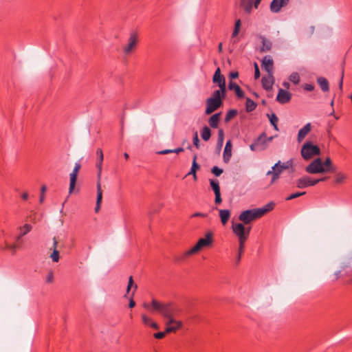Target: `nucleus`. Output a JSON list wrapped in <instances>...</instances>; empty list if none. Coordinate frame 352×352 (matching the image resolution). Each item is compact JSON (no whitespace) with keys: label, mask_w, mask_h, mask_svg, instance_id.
<instances>
[{"label":"nucleus","mask_w":352,"mask_h":352,"mask_svg":"<svg viewBox=\"0 0 352 352\" xmlns=\"http://www.w3.org/2000/svg\"><path fill=\"white\" fill-rule=\"evenodd\" d=\"M143 307L148 311L160 314L167 320L166 322V333L175 332L182 327V322L175 318L181 312L179 307L175 304L172 302L163 303L153 298L151 304L144 302Z\"/></svg>","instance_id":"1"},{"label":"nucleus","mask_w":352,"mask_h":352,"mask_svg":"<svg viewBox=\"0 0 352 352\" xmlns=\"http://www.w3.org/2000/svg\"><path fill=\"white\" fill-rule=\"evenodd\" d=\"M274 204L270 202L263 208H255L252 210H246L243 211L239 216V219L243 224H248L254 220L263 217L267 212L273 210Z\"/></svg>","instance_id":"2"},{"label":"nucleus","mask_w":352,"mask_h":352,"mask_svg":"<svg viewBox=\"0 0 352 352\" xmlns=\"http://www.w3.org/2000/svg\"><path fill=\"white\" fill-rule=\"evenodd\" d=\"M96 155H97V161L96 164V167L98 169V181L96 184L97 187V198H96V204L95 208L96 212H98L100 208V204L102 199V190L101 188V174H102V162L104 160V155L102 150L100 148H98L96 151Z\"/></svg>","instance_id":"3"},{"label":"nucleus","mask_w":352,"mask_h":352,"mask_svg":"<svg viewBox=\"0 0 352 352\" xmlns=\"http://www.w3.org/2000/svg\"><path fill=\"white\" fill-rule=\"evenodd\" d=\"M213 242V233L211 231H208L204 238H200L197 243L190 250L186 251L180 258H178V261L184 260L186 257L196 254L201 248L209 247L212 244Z\"/></svg>","instance_id":"4"},{"label":"nucleus","mask_w":352,"mask_h":352,"mask_svg":"<svg viewBox=\"0 0 352 352\" xmlns=\"http://www.w3.org/2000/svg\"><path fill=\"white\" fill-rule=\"evenodd\" d=\"M300 153L302 158L307 160L316 155H319L320 154V148L318 146L307 141L302 145Z\"/></svg>","instance_id":"5"},{"label":"nucleus","mask_w":352,"mask_h":352,"mask_svg":"<svg viewBox=\"0 0 352 352\" xmlns=\"http://www.w3.org/2000/svg\"><path fill=\"white\" fill-rule=\"evenodd\" d=\"M340 277L349 278V283H352V255L347 258V261L342 266V270L335 273L334 280H337Z\"/></svg>","instance_id":"6"},{"label":"nucleus","mask_w":352,"mask_h":352,"mask_svg":"<svg viewBox=\"0 0 352 352\" xmlns=\"http://www.w3.org/2000/svg\"><path fill=\"white\" fill-rule=\"evenodd\" d=\"M232 230L239 241H246L249 237L251 227L245 228L243 223L232 222Z\"/></svg>","instance_id":"7"},{"label":"nucleus","mask_w":352,"mask_h":352,"mask_svg":"<svg viewBox=\"0 0 352 352\" xmlns=\"http://www.w3.org/2000/svg\"><path fill=\"white\" fill-rule=\"evenodd\" d=\"M329 179V177H323L320 179H313L309 176H304L296 180V186L298 188H305L309 186L316 185L320 182H324Z\"/></svg>","instance_id":"8"},{"label":"nucleus","mask_w":352,"mask_h":352,"mask_svg":"<svg viewBox=\"0 0 352 352\" xmlns=\"http://www.w3.org/2000/svg\"><path fill=\"white\" fill-rule=\"evenodd\" d=\"M267 148V135L263 132L254 142L250 145L252 151H261Z\"/></svg>","instance_id":"9"},{"label":"nucleus","mask_w":352,"mask_h":352,"mask_svg":"<svg viewBox=\"0 0 352 352\" xmlns=\"http://www.w3.org/2000/svg\"><path fill=\"white\" fill-rule=\"evenodd\" d=\"M325 170L322 166V160L320 157L313 160L305 168V171L309 174L324 173Z\"/></svg>","instance_id":"10"},{"label":"nucleus","mask_w":352,"mask_h":352,"mask_svg":"<svg viewBox=\"0 0 352 352\" xmlns=\"http://www.w3.org/2000/svg\"><path fill=\"white\" fill-rule=\"evenodd\" d=\"M206 108L205 113L210 115L218 109L223 104V102H220L212 98H208L206 101Z\"/></svg>","instance_id":"11"},{"label":"nucleus","mask_w":352,"mask_h":352,"mask_svg":"<svg viewBox=\"0 0 352 352\" xmlns=\"http://www.w3.org/2000/svg\"><path fill=\"white\" fill-rule=\"evenodd\" d=\"M80 168H81L80 163L79 162H76L75 164V166H74V168L72 172L69 175V177H70V183H69V194L72 193V192L74 190L76 183L78 173Z\"/></svg>","instance_id":"12"},{"label":"nucleus","mask_w":352,"mask_h":352,"mask_svg":"<svg viewBox=\"0 0 352 352\" xmlns=\"http://www.w3.org/2000/svg\"><path fill=\"white\" fill-rule=\"evenodd\" d=\"M138 44V35L136 33H131L129 39L128 44L123 47V52L125 54H129L136 47Z\"/></svg>","instance_id":"13"},{"label":"nucleus","mask_w":352,"mask_h":352,"mask_svg":"<svg viewBox=\"0 0 352 352\" xmlns=\"http://www.w3.org/2000/svg\"><path fill=\"white\" fill-rule=\"evenodd\" d=\"M262 68L267 73V74H273L274 72V60L270 56H265L262 60Z\"/></svg>","instance_id":"14"},{"label":"nucleus","mask_w":352,"mask_h":352,"mask_svg":"<svg viewBox=\"0 0 352 352\" xmlns=\"http://www.w3.org/2000/svg\"><path fill=\"white\" fill-rule=\"evenodd\" d=\"M133 286L134 287V291L133 292V293L131 294V295L130 296L129 303V308H133L135 306V302L133 300V296L135 294V291L138 288L137 285H134L133 277L130 276L129 278V283H128V285H127V288H126V294L124 295L125 298H128V294L129 293V291H130L131 287H133Z\"/></svg>","instance_id":"15"},{"label":"nucleus","mask_w":352,"mask_h":352,"mask_svg":"<svg viewBox=\"0 0 352 352\" xmlns=\"http://www.w3.org/2000/svg\"><path fill=\"white\" fill-rule=\"evenodd\" d=\"M292 94L283 89H280L276 96V100L280 104H286L290 101Z\"/></svg>","instance_id":"16"},{"label":"nucleus","mask_w":352,"mask_h":352,"mask_svg":"<svg viewBox=\"0 0 352 352\" xmlns=\"http://www.w3.org/2000/svg\"><path fill=\"white\" fill-rule=\"evenodd\" d=\"M289 0H272L270 3V10L274 13L278 12L281 8L288 4Z\"/></svg>","instance_id":"17"},{"label":"nucleus","mask_w":352,"mask_h":352,"mask_svg":"<svg viewBox=\"0 0 352 352\" xmlns=\"http://www.w3.org/2000/svg\"><path fill=\"white\" fill-rule=\"evenodd\" d=\"M274 82V78L273 74H267V76H263L261 79V83L263 89L267 91L272 89Z\"/></svg>","instance_id":"18"},{"label":"nucleus","mask_w":352,"mask_h":352,"mask_svg":"<svg viewBox=\"0 0 352 352\" xmlns=\"http://www.w3.org/2000/svg\"><path fill=\"white\" fill-rule=\"evenodd\" d=\"M311 130V123L306 124L298 133L297 140L301 142Z\"/></svg>","instance_id":"19"},{"label":"nucleus","mask_w":352,"mask_h":352,"mask_svg":"<svg viewBox=\"0 0 352 352\" xmlns=\"http://www.w3.org/2000/svg\"><path fill=\"white\" fill-rule=\"evenodd\" d=\"M232 143L228 140L226 144L223 151V159L225 163H228L232 157Z\"/></svg>","instance_id":"20"},{"label":"nucleus","mask_w":352,"mask_h":352,"mask_svg":"<svg viewBox=\"0 0 352 352\" xmlns=\"http://www.w3.org/2000/svg\"><path fill=\"white\" fill-rule=\"evenodd\" d=\"M228 89L230 90H234L235 91L236 95L239 98H243L245 96L243 91L241 88L234 82L230 81L228 84Z\"/></svg>","instance_id":"21"},{"label":"nucleus","mask_w":352,"mask_h":352,"mask_svg":"<svg viewBox=\"0 0 352 352\" xmlns=\"http://www.w3.org/2000/svg\"><path fill=\"white\" fill-rule=\"evenodd\" d=\"M260 39L262 42V46L260 48L261 52H267L271 50L272 47V43L267 39L264 36H260Z\"/></svg>","instance_id":"22"},{"label":"nucleus","mask_w":352,"mask_h":352,"mask_svg":"<svg viewBox=\"0 0 352 352\" xmlns=\"http://www.w3.org/2000/svg\"><path fill=\"white\" fill-rule=\"evenodd\" d=\"M322 166L323 168L326 170L325 173L336 172V167L333 165L332 161L330 157H327L324 162L322 161Z\"/></svg>","instance_id":"23"},{"label":"nucleus","mask_w":352,"mask_h":352,"mask_svg":"<svg viewBox=\"0 0 352 352\" xmlns=\"http://www.w3.org/2000/svg\"><path fill=\"white\" fill-rule=\"evenodd\" d=\"M212 82L214 83H217L218 85L223 82H226L225 77L221 74V69L219 67L216 69L214 74Z\"/></svg>","instance_id":"24"},{"label":"nucleus","mask_w":352,"mask_h":352,"mask_svg":"<svg viewBox=\"0 0 352 352\" xmlns=\"http://www.w3.org/2000/svg\"><path fill=\"white\" fill-rule=\"evenodd\" d=\"M32 226L29 223H25L24 226L19 228V234L16 236V240L19 241L23 236L27 234L32 230Z\"/></svg>","instance_id":"25"},{"label":"nucleus","mask_w":352,"mask_h":352,"mask_svg":"<svg viewBox=\"0 0 352 352\" xmlns=\"http://www.w3.org/2000/svg\"><path fill=\"white\" fill-rule=\"evenodd\" d=\"M221 113L213 114L208 120V123L210 127L216 129L218 127L219 122L220 120Z\"/></svg>","instance_id":"26"},{"label":"nucleus","mask_w":352,"mask_h":352,"mask_svg":"<svg viewBox=\"0 0 352 352\" xmlns=\"http://www.w3.org/2000/svg\"><path fill=\"white\" fill-rule=\"evenodd\" d=\"M197 155L196 154L194 155L190 171L187 174V175H192L195 180L197 179L196 172L197 170H199L200 168V166L197 163Z\"/></svg>","instance_id":"27"},{"label":"nucleus","mask_w":352,"mask_h":352,"mask_svg":"<svg viewBox=\"0 0 352 352\" xmlns=\"http://www.w3.org/2000/svg\"><path fill=\"white\" fill-rule=\"evenodd\" d=\"M317 82L318 83L320 89L322 91L326 92L329 90V84L328 80L324 77H319L317 78Z\"/></svg>","instance_id":"28"},{"label":"nucleus","mask_w":352,"mask_h":352,"mask_svg":"<svg viewBox=\"0 0 352 352\" xmlns=\"http://www.w3.org/2000/svg\"><path fill=\"white\" fill-rule=\"evenodd\" d=\"M241 7L243 8L245 12L247 14H250L252 9V0H241L240 2Z\"/></svg>","instance_id":"29"},{"label":"nucleus","mask_w":352,"mask_h":352,"mask_svg":"<svg viewBox=\"0 0 352 352\" xmlns=\"http://www.w3.org/2000/svg\"><path fill=\"white\" fill-rule=\"evenodd\" d=\"M219 217L223 225H226L230 217V211L229 210H220Z\"/></svg>","instance_id":"30"},{"label":"nucleus","mask_w":352,"mask_h":352,"mask_svg":"<svg viewBox=\"0 0 352 352\" xmlns=\"http://www.w3.org/2000/svg\"><path fill=\"white\" fill-rule=\"evenodd\" d=\"M346 179H347L346 174H345L342 172L336 173V175L334 176V182L336 184H342L345 182Z\"/></svg>","instance_id":"31"},{"label":"nucleus","mask_w":352,"mask_h":352,"mask_svg":"<svg viewBox=\"0 0 352 352\" xmlns=\"http://www.w3.org/2000/svg\"><path fill=\"white\" fill-rule=\"evenodd\" d=\"M201 136L204 141H208L210 140L211 136V131L208 126H205L203 127L201 131Z\"/></svg>","instance_id":"32"},{"label":"nucleus","mask_w":352,"mask_h":352,"mask_svg":"<svg viewBox=\"0 0 352 352\" xmlns=\"http://www.w3.org/2000/svg\"><path fill=\"white\" fill-rule=\"evenodd\" d=\"M256 103L254 102L252 99L249 98H246L245 109L247 112L253 111L256 109Z\"/></svg>","instance_id":"33"},{"label":"nucleus","mask_w":352,"mask_h":352,"mask_svg":"<svg viewBox=\"0 0 352 352\" xmlns=\"http://www.w3.org/2000/svg\"><path fill=\"white\" fill-rule=\"evenodd\" d=\"M267 116L270 119V122L271 124L274 126V129L276 131H278V118L276 116V115L275 113H272L271 115H267Z\"/></svg>","instance_id":"34"},{"label":"nucleus","mask_w":352,"mask_h":352,"mask_svg":"<svg viewBox=\"0 0 352 352\" xmlns=\"http://www.w3.org/2000/svg\"><path fill=\"white\" fill-rule=\"evenodd\" d=\"M210 184L214 193H219L220 192L219 184L217 180L210 179Z\"/></svg>","instance_id":"35"},{"label":"nucleus","mask_w":352,"mask_h":352,"mask_svg":"<svg viewBox=\"0 0 352 352\" xmlns=\"http://www.w3.org/2000/svg\"><path fill=\"white\" fill-rule=\"evenodd\" d=\"M241 20L240 19H237L235 21L234 28V30H233V32L232 33V37H236L239 34V32L240 28H241Z\"/></svg>","instance_id":"36"},{"label":"nucleus","mask_w":352,"mask_h":352,"mask_svg":"<svg viewBox=\"0 0 352 352\" xmlns=\"http://www.w3.org/2000/svg\"><path fill=\"white\" fill-rule=\"evenodd\" d=\"M237 110L236 109H230L226 113V118H225V122H229L232 118L235 117L237 115Z\"/></svg>","instance_id":"37"},{"label":"nucleus","mask_w":352,"mask_h":352,"mask_svg":"<svg viewBox=\"0 0 352 352\" xmlns=\"http://www.w3.org/2000/svg\"><path fill=\"white\" fill-rule=\"evenodd\" d=\"M224 140V131L222 129H219L218 131V140H217V146L221 148L223 145Z\"/></svg>","instance_id":"38"},{"label":"nucleus","mask_w":352,"mask_h":352,"mask_svg":"<svg viewBox=\"0 0 352 352\" xmlns=\"http://www.w3.org/2000/svg\"><path fill=\"white\" fill-rule=\"evenodd\" d=\"M6 248L11 251L12 255H14L16 252V250L20 248V245L16 243L8 244L7 242H6Z\"/></svg>","instance_id":"39"},{"label":"nucleus","mask_w":352,"mask_h":352,"mask_svg":"<svg viewBox=\"0 0 352 352\" xmlns=\"http://www.w3.org/2000/svg\"><path fill=\"white\" fill-rule=\"evenodd\" d=\"M289 79L294 84L297 85L299 83L300 78L299 74L297 72H294L289 76Z\"/></svg>","instance_id":"40"},{"label":"nucleus","mask_w":352,"mask_h":352,"mask_svg":"<svg viewBox=\"0 0 352 352\" xmlns=\"http://www.w3.org/2000/svg\"><path fill=\"white\" fill-rule=\"evenodd\" d=\"M210 98H214L220 102H223V99L225 98V96H223V94H221V93L219 90H216L212 93V96Z\"/></svg>","instance_id":"41"},{"label":"nucleus","mask_w":352,"mask_h":352,"mask_svg":"<svg viewBox=\"0 0 352 352\" xmlns=\"http://www.w3.org/2000/svg\"><path fill=\"white\" fill-rule=\"evenodd\" d=\"M305 194H306L305 191H304V192H295V193H292L289 196L286 197L285 200H287V201L292 200L293 199H295V198L299 197L300 196H302V195H304Z\"/></svg>","instance_id":"42"},{"label":"nucleus","mask_w":352,"mask_h":352,"mask_svg":"<svg viewBox=\"0 0 352 352\" xmlns=\"http://www.w3.org/2000/svg\"><path fill=\"white\" fill-rule=\"evenodd\" d=\"M272 169H273L274 172L278 173L279 174H281V173L283 171V169L281 168L280 161H278L277 163H276L272 166Z\"/></svg>","instance_id":"43"},{"label":"nucleus","mask_w":352,"mask_h":352,"mask_svg":"<svg viewBox=\"0 0 352 352\" xmlns=\"http://www.w3.org/2000/svg\"><path fill=\"white\" fill-rule=\"evenodd\" d=\"M211 172L217 177L220 176L223 173V169L219 168L218 166H213L211 169Z\"/></svg>","instance_id":"44"},{"label":"nucleus","mask_w":352,"mask_h":352,"mask_svg":"<svg viewBox=\"0 0 352 352\" xmlns=\"http://www.w3.org/2000/svg\"><path fill=\"white\" fill-rule=\"evenodd\" d=\"M50 258L54 262H58L59 261V252L57 250H54Z\"/></svg>","instance_id":"45"},{"label":"nucleus","mask_w":352,"mask_h":352,"mask_svg":"<svg viewBox=\"0 0 352 352\" xmlns=\"http://www.w3.org/2000/svg\"><path fill=\"white\" fill-rule=\"evenodd\" d=\"M292 165H293L292 160H289L285 163L280 162V166H281V168L283 169V170L288 169L290 167H292Z\"/></svg>","instance_id":"46"},{"label":"nucleus","mask_w":352,"mask_h":352,"mask_svg":"<svg viewBox=\"0 0 352 352\" xmlns=\"http://www.w3.org/2000/svg\"><path fill=\"white\" fill-rule=\"evenodd\" d=\"M254 79H258L261 76L260 70L258 68V65L256 63H254Z\"/></svg>","instance_id":"47"},{"label":"nucleus","mask_w":352,"mask_h":352,"mask_svg":"<svg viewBox=\"0 0 352 352\" xmlns=\"http://www.w3.org/2000/svg\"><path fill=\"white\" fill-rule=\"evenodd\" d=\"M280 175L278 173L273 172V174L272 175V179L270 183V185L273 184L274 182H276L280 177Z\"/></svg>","instance_id":"48"},{"label":"nucleus","mask_w":352,"mask_h":352,"mask_svg":"<svg viewBox=\"0 0 352 352\" xmlns=\"http://www.w3.org/2000/svg\"><path fill=\"white\" fill-rule=\"evenodd\" d=\"M246 241H239V250L238 253L240 255H242L243 251H244V245Z\"/></svg>","instance_id":"49"},{"label":"nucleus","mask_w":352,"mask_h":352,"mask_svg":"<svg viewBox=\"0 0 352 352\" xmlns=\"http://www.w3.org/2000/svg\"><path fill=\"white\" fill-rule=\"evenodd\" d=\"M344 74V66L342 65V72H341V78H340V80L339 82V89H340V91H342Z\"/></svg>","instance_id":"50"},{"label":"nucleus","mask_w":352,"mask_h":352,"mask_svg":"<svg viewBox=\"0 0 352 352\" xmlns=\"http://www.w3.org/2000/svg\"><path fill=\"white\" fill-rule=\"evenodd\" d=\"M218 86L219 87V89H218V90L221 93V94H223V96H225L226 91V82H223L222 84H220Z\"/></svg>","instance_id":"51"},{"label":"nucleus","mask_w":352,"mask_h":352,"mask_svg":"<svg viewBox=\"0 0 352 352\" xmlns=\"http://www.w3.org/2000/svg\"><path fill=\"white\" fill-rule=\"evenodd\" d=\"M142 319L144 324L146 325H149L151 322H153L152 320L147 317L145 314L142 315Z\"/></svg>","instance_id":"52"},{"label":"nucleus","mask_w":352,"mask_h":352,"mask_svg":"<svg viewBox=\"0 0 352 352\" xmlns=\"http://www.w3.org/2000/svg\"><path fill=\"white\" fill-rule=\"evenodd\" d=\"M193 144L196 146L197 148H199V140L197 132H195L193 137Z\"/></svg>","instance_id":"53"},{"label":"nucleus","mask_w":352,"mask_h":352,"mask_svg":"<svg viewBox=\"0 0 352 352\" xmlns=\"http://www.w3.org/2000/svg\"><path fill=\"white\" fill-rule=\"evenodd\" d=\"M166 333H167L166 332V331L164 332H157L154 333L153 336L156 339H162L163 338H164Z\"/></svg>","instance_id":"54"},{"label":"nucleus","mask_w":352,"mask_h":352,"mask_svg":"<svg viewBox=\"0 0 352 352\" xmlns=\"http://www.w3.org/2000/svg\"><path fill=\"white\" fill-rule=\"evenodd\" d=\"M303 88L305 90L307 91H311L314 89V85H312V84H305L303 85Z\"/></svg>","instance_id":"55"},{"label":"nucleus","mask_w":352,"mask_h":352,"mask_svg":"<svg viewBox=\"0 0 352 352\" xmlns=\"http://www.w3.org/2000/svg\"><path fill=\"white\" fill-rule=\"evenodd\" d=\"M208 214L206 213H202V212H195L193 213L190 217H206Z\"/></svg>","instance_id":"56"},{"label":"nucleus","mask_w":352,"mask_h":352,"mask_svg":"<svg viewBox=\"0 0 352 352\" xmlns=\"http://www.w3.org/2000/svg\"><path fill=\"white\" fill-rule=\"evenodd\" d=\"M170 153H173V149H165L157 152L158 155H166Z\"/></svg>","instance_id":"57"},{"label":"nucleus","mask_w":352,"mask_h":352,"mask_svg":"<svg viewBox=\"0 0 352 352\" xmlns=\"http://www.w3.org/2000/svg\"><path fill=\"white\" fill-rule=\"evenodd\" d=\"M54 280V275L52 272H50L48 273L47 277H46V282L48 283H52Z\"/></svg>","instance_id":"58"},{"label":"nucleus","mask_w":352,"mask_h":352,"mask_svg":"<svg viewBox=\"0 0 352 352\" xmlns=\"http://www.w3.org/2000/svg\"><path fill=\"white\" fill-rule=\"evenodd\" d=\"M214 195H215V200H214L215 204H219L221 203L222 199L221 197V192L214 193Z\"/></svg>","instance_id":"59"},{"label":"nucleus","mask_w":352,"mask_h":352,"mask_svg":"<svg viewBox=\"0 0 352 352\" xmlns=\"http://www.w3.org/2000/svg\"><path fill=\"white\" fill-rule=\"evenodd\" d=\"M239 76V73L237 72H232L229 74V77L231 79L236 78Z\"/></svg>","instance_id":"60"},{"label":"nucleus","mask_w":352,"mask_h":352,"mask_svg":"<svg viewBox=\"0 0 352 352\" xmlns=\"http://www.w3.org/2000/svg\"><path fill=\"white\" fill-rule=\"evenodd\" d=\"M173 153L179 154L184 151V148L182 147H179L175 149H173Z\"/></svg>","instance_id":"61"},{"label":"nucleus","mask_w":352,"mask_h":352,"mask_svg":"<svg viewBox=\"0 0 352 352\" xmlns=\"http://www.w3.org/2000/svg\"><path fill=\"white\" fill-rule=\"evenodd\" d=\"M252 4L254 5V8H257L258 5L260 4L261 0H252Z\"/></svg>","instance_id":"62"},{"label":"nucleus","mask_w":352,"mask_h":352,"mask_svg":"<svg viewBox=\"0 0 352 352\" xmlns=\"http://www.w3.org/2000/svg\"><path fill=\"white\" fill-rule=\"evenodd\" d=\"M149 325L153 329H159V325L156 322H151V324Z\"/></svg>","instance_id":"63"},{"label":"nucleus","mask_w":352,"mask_h":352,"mask_svg":"<svg viewBox=\"0 0 352 352\" xmlns=\"http://www.w3.org/2000/svg\"><path fill=\"white\" fill-rule=\"evenodd\" d=\"M58 241L56 237L53 238V248L54 250H57Z\"/></svg>","instance_id":"64"}]
</instances>
